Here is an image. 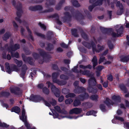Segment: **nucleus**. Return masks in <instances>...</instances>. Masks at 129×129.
<instances>
[{
  "label": "nucleus",
  "instance_id": "36",
  "mask_svg": "<svg viewBox=\"0 0 129 129\" xmlns=\"http://www.w3.org/2000/svg\"><path fill=\"white\" fill-rule=\"evenodd\" d=\"M123 27L122 25H121L120 27L118 29H116V30L118 34L120 35V36L122 34L123 31Z\"/></svg>",
  "mask_w": 129,
  "mask_h": 129
},
{
  "label": "nucleus",
  "instance_id": "17",
  "mask_svg": "<svg viewBox=\"0 0 129 129\" xmlns=\"http://www.w3.org/2000/svg\"><path fill=\"white\" fill-rule=\"evenodd\" d=\"M39 53L40 55L43 58L46 57L49 58L50 57V55L47 52H46L44 50L42 49L40 50Z\"/></svg>",
  "mask_w": 129,
  "mask_h": 129
},
{
  "label": "nucleus",
  "instance_id": "23",
  "mask_svg": "<svg viewBox=\"0 0 129 129\" xmlns=\"http://www.w3.org/2000/svg\"><path fill=\"white\" fill-rule=\"evenodd\" d=\"M80 73L84 75H86L88 77H90L91 75L90 71L88 70L83 71L81 70H80Z\"/></svg>",
  "mask_w": 129,
  "mask_h": 129
},
{
  "label": "nucleus",
  "instance_id": "41",
  "mask_svg": "<svg viewBox=\"0 0 129 129\" xmlns=\"http://www.w3.org/2000/svg\"><path fill=\"white\" fill-rule=\"evenodd\" d=\"M52 68L53 70H56L59 72H61V70H59L58 66L56 64H52Z\"/></svg>",
  "mask_w": 129,
  "mask_h": 129
},
{
  "label": "nucleus",
  "instance_id": "44",
  "mask_svg": "<svg viewBox=\"0 0 129 129\" xmlns=\"http://www.w3.org/2000/svg\"><path fill=\"white\" fill-rule=\"evenodd\" d=\"M10 52L11 56L12 57H15L16 58H18L19 57V53L16 52L14 53L13 51H10Z\"/></svg>",
  "mask_w": 129,
  "mask_h": 129
},
{
  "label": "nucleus",
  "instance_id": "25",
  "mask_svg": "<svg viewBox=\"0 0 129 129\" xmlns=\"http://www.w3.org/2000/svg\"><path fill=\"white\" fill-rule=\"evenodd\" d=\"M10 93L8 92L5 91H2L0 94V96L1 97H4L8 98L10 95Z\"/></svg>",
  "mask_w": 129,
  "mask_h": 129
},
{
  "label": "nucleus",
  "instance_id": "54",
  "mask_svg": "<svg viewBox=\"0 0 129 129\" xmlns=\"http://www.w3.org/2000/svg\"><path fill=\"white\" fill-rule=\"evenodd\" d=\"M76 96V95L74 93H70L67 95L66 97V98H73Z\"/></svg>",
  "mask_w": 129,
  "mask_h": 129
},
{
  "label": "nucleus",
  "instance_id": "64",
  "mask_svg": "<svg viewBox=\"0 0 129 129\" xmlns=\"http://www.w3.org/2000/svg\"><path fill=\"white\" fill-rule=\"evenodd\" d=\"M50 103L52 106H55L57 104L56 101L54 99H52V101H50Z\"/></svg>",
  "mask_w": 129,
  "mask_h": 129
},
{
  "label": "nucleus",
  "instance_id": "43",
  "mask_svg": "<svg viewBox=\"0 0 129 129\" xmlns=\"http://www.w3.org/2000/svg\"><path fill=\"white\" fill-rule=\"evenodd\" d=\"M111 101L108 98H106V100L104 102L105 104L108 107L110 106L111 104Z\"/></svg>",
  "mask_w": 129,
  "mask_h": 129
},
{
  "label": "nucleus",
  "instance_id": "52",
  "mask_svg": "<svg viewBox=\"0 0 129 129\" xmlns=\"http://www.w3.org/2000/svg\"><path fill=\"white\" fill-rule=\"evenodd\" d=\"M62 93L66 94L69 92V90L67 88H63L62 89Z\"/></svg>",
  "mask_w": 129,
  "mask_h": 129
},
{
  "label": "nucleus",
  "instance_id": "31",
  "mask_svg": "<svg viewBox=\"0 0 129 129\" xmlns=\"http://www.w3.org/2000/svg\"><path fill=\"white\" fill-rule=\"evenodd\" d=\"M97 113V111H95L93 110H92L88 111L86 113V115L88 116L93 115L94 116H96V114Z\"/></svg>",
  "mask_w": 129,
  "mask_h": 129
},
{
  "label": "nucleus",
  "instance_id": "57",
  "mask_svg": "<svg viewBox=\"0 0 129 129\" xmlns=\"http://www.w3.org/2000/svg\"><path fill=\"white\" fill-rule=\"evenodd\" d=\"M39 25L40 27L44 30H46V27L44 24H42L41 22H39Z\"/></svg>",
  "mask_w": 129,
  "mask_h": 129
},
{
  "label": "nucleus",
  "instance_id": "50",
  "mask_svg": "<svg viewBox=\"0 0 129 129\" xmlns=\"http://www.w3.org/2000/svg\"><path fill=\"white\" fill-rule=\"evenodd\" d=\"M60 78L64 80H68L69 79V77L63 74H62L60 76Z\"/></svg>",
  "mask_w": 129,
  "mask_h": 129
},
{
  "label": "nucleus",
  "instance_id": "42",
  "mask_svg": "<svg viewBox=\"0 0 129 129\" xmlns=\"http://www.w3.org/2000/svg\"><path fill=\"white\" fill-rule=\"evenodd\" d=\"M42 91L43 93L46 95H48L49 93V90L46 87H44L42 88Z\"/></svg>",
  "mask_w": 129,
  "mask_h": 129
},
{
  "label": "nucleus",
  "instance_id": "20",
  "mask_svg": "<svg viewBox=\"0 0 129 129\" xmlns=\"http://www.w3.org/2000/svg\"><path fill=\"white\" fill-rule=\"evenodd\" d=\"M25 110L24 108H23L22 112V116L20 117V119L24 123L27 122V116L26 115L25 116Z\"/></svg>",
  "mask_w": 129,
  "mask_h": 129
},
{
  "label": "nucleus",
  "instance_id": "34",
  "mask_svg": "<svg viewBox=\"0 0 129 129\" xmlns=\"http://www.w3.org/2000/svg\"><path fill=\"white\" fill-rule=\"evenodd\" d=\"M119 87L121 90L124 93H126L127 92V90L125 86L123 84H120Z\"/></svg>",
  "mask_w": 129,
  "mask_h": 129
},
{
  "label": "nucleus",
  "instance_id": "4",
  "mask_svg": "<svg viewBox=\"0 0 129 129\" xmlns=\"http://www.w3.org/2000/svg\"><path fill=\"white\" fill-rule=\"evenodd\" d=\"M5 65L6 71L9 74H11L13 71L18 72L19 71L17 66L15 64H12L10 66L9 63L7 62L5 63Z\"/></svg>",
  "mask_w": 129,
  "mask_h": 129
},
{
  "label": "nucleus",
  "instance_id": "55",
  "mask_svg": "<svg viewBox=\"0 0 129 129\" xmlns=\"http://www.w3.org/2000/svg\"><path fill=\"white\" fill-rule=\"evenodd\" d=\"M24 124L27 129H36L34 127L31 128L30 124L27 122H26Z\"/></svg>",
  "mask_w": 129,
  "mask_h": 129
},
{
  "label": "nucleus",
  "instance_id": "40",
  "mask_svg": "<svg viewBox=\"0 0 129 129\" xmlns=\"http://www.w3.org/2000/svg\"><path fill=\"white\" fill-rule=\"evenodd\" d=\"M107 44L108 46L110 49L112 50L114 48L113 45L110 40H108Z\"/></svg>",
  "mask_w": 129,
  "mask_h": 129
},
{
  "label": "nucleus",
  "instance_id": "38",
  "mask_svg": "<svg viewBox=\"0 0 129 129\" xmlns=\"http://www.w3.org/2000/svg\"><path fill=\"white\" fill-rule=\"evenodd\" d=\"M14 61L18 67H20L22 66V61H19L16 59H14Z\"/></svg>",
  "mask_w": 129,
  "mask_h": 129
},
{
  "label": "nucleus",
  "instance_id": "8",
  "mask_svg": "<svg viewBox=\"0 0 129 129\" xmlns=\"http://www.w3.org/2000/svg\"><path fill=\"white\" fill-rule=\"evenodd\" d=\"M10 91L11 92L16 95H21L22 92L20 88L17 87L10 88Z\"/></svg>",
  "mask_w": 129,
  "mask_h": 129
},
{
  "label": "nucleus",
  "instance_id": "16",
  "mask_svg": "<svg viewBox=\"0 0 129 129\" xmlns=\"http://www.w3.org/2000/svg\"><path fill=\"white\" fill-rule=\"evenodd\" d=\"M88 86H95L96 85V80L94 77H91L88 81Z\"/></svg>",
  "mask_w": 129,
  "mask_h": 129
},
{
  "label": "nucleus",
  "instance_id": "24",
  "mask_svg": "<svg viewBox=\"0 0 129 129\" xmlns=\"http://www.w3.org/2000/svg\"><path fill=\"white\" fill-rule=\"evenodd\" d=\"M120 60L123 62H126L129 60V55H122L120 57Z\"/></svg>",
  "mask_w": 129,
  "mask_h": 129
},
{
  "label": "nucleus",
  "instance_id": "39",
  "mask_svg": "<svg viewBox=\"0 0 129 129\" xmlns=\"http://www.w3.org/2000/svg\"><path fill=\"white\" fill-rule=\"evenodd\" d=\"M71 3L74 6L76 7H79L80 6V5L76 0L72 1Z\"/></svg>",
  "mask_w": 129,
  "mask_h": 129
},
{
  "label": "nucleus",
  "instance_id": "1",
  "mask_svg": "<svg viewBox=\"0 0 129 129\" xmlns=\"http://www.w3.org/2000/svg\"><path fill=\"white\" fill-rule=\"evenodd\" d=\"M46 83L48 85V88L51 86V88L52 91L53 92L55 96L57 97H59L58 99V101L60 102H61L63 100L64 96L61 95L60 97V92L58 88H57L56 86L54 85L52 83H51L49 81L47 82Z\"/></svg>",
  "mask_w": 129,
  "mask_h": 129
},
{
  "label": "nucleus",
  "instance_id": "19",
  "mask_svg": "<svg viewBox=\"0 0 129 129\" xmlns=\"http://www.w3.org/2000/svg\"><path fill=\"white\" fill-rule=\"evenodd\" d=\"M94 86L88 87L87 89L89 93H91L93 94H96L97 93L98 89L96 87H94Z\"/></svg>",
  "mask_w": 129,
  "mask_h": 129
},
{
  "label": "nucleus",
  "instance_id": "35",
  "mask_svg": "<svg viewBox=\"0 0 129 129\" xmlns=\"http://www.w3.org/2000/svg\"><path fill=\"white\" fill-rule=\"evenodd\" d=\"M26 29L28 31V36L29 38L33 41L34 40V38L31 35V32L29 29L28 26H26Z\"/></svg>",
  "mask_w": 129,
  "mask_h": 129
},
{
  "label": "nucleus",
  "instance_id": "59",
  "mask_svg": "<svg viewBox=\"0 0 129 129\" xmlns=\"http://www.w3.org/2000/svg\"><path fill=\"white\" fill-rule=\"evenodd\" d=\"M73 102V100L69 98L66 100L65 101V103L67 104H70Z\"/></svg>",
  "mask_w": 129,
  "mask_h": 129
},
{
  "label": "nucleus",
  "instance_id": "22",
  "mask_svg": "<svg viewBox=\"0 0 129 129\" xmlns=\"http://www.w3.org/2000/svg\"><path fill=\"white\" fill-rule=\"evenodd\" d=\"M47 46L45 48V49L49 51L53 50L54 48V45L51 43H48L47 44Z\"/></svg>",
  "mask_w": 129,
  "mask_h": 129
},
{
  "label": "nucleus",
  "instance_id": "26",
  "mask_svg": "<svg viewBox=\"0 0 129 129\" xmlns=\"http://www.w3.org/2000/svg\"><path fill=\"white\" fill-rule=\"evenodd\" d=\"M11 36V34L9 32H7L5 33L2 37L3 40L7 41Z\"/></svg>",
  "mask_w": 129,
  "mask_h": 129
},
{
  "label": "nucleus",
  "instance_id": "48",
  "mask_svg": "<svg viewBox=\"0 0 129 129\" xmlns=\"http://www.w3.org/2000/svg\"><path fill=\"white\" fill-rule=\"evenodd\" d=\"M72 14L73 15L77 16H80L81 15V13L78 11H76L72 13Z\"/></svg>",
  "mask_w": 129,
  "mask_h": 129
},
{
  "label": "nucleus",
  "instance_id": "3",
  "mask_svg": "<svg viewBox=\"0 0 129 129\" xmlns=\"http://www.w3.org/2000/svg\"><path fill=\"white\" fill-rule=\"evenodd\" d=\"M100 29L102 32L104 34H107L109 35H111L113 38L118 37L120 35L116 33L113 32V29L111 28H106L100 26Z\"/></svg>",
  "mask_w": 129,
  "mask_h": 129
},
{
  "label": "nucleus",
  "instance_id": "63",
  "mask_svg": "<svg viewBox=\"0 0 129 129\" xmlns=\"http://www.w3.org/2000/svg\"><path fill=\"white\" fill-rule=\"evenodd\" d=\"M105 60V57H101L99 60V63L100 64L102 62H104V60Z\"/></svg>",
  "mask_w": 129,
  "mask_h": 129
},
{
  "label": "nucleus",
  "instance_id": "9",
  "mask_svg": "<svg viewBox=\"0 0 129 129\" xmlns=\"http://www.w3.org/2000/svg\"><path fill=\"white\" fill-rule=\"evenodd\" d=\"M22 57L24 61L27 62L29 64L33 66L34 63L33 61V59L31 57H26V56L24 54H22Z\"/></svg>",
  "mask_w": 129,
  "mask_h": 129
},
{
  "label": "nucleus",
  "instance_id": "6",
  "mask_svg": "<svg viewBox=\"0 0 129 129\" xmlns=\"http://www.w3.org/2000/svg\"><path fill=\"white\" fill-rule=\"evenodd\" d=\"M82 43L84 46L88 49H90L92 47V51L93 53L95 51L97 52H100L99 50L96 49V45L93 41H91L90 44L85 41L82 42Z\"/></svg>",
  "mask_w": 129,
  "mask_h": 129
},
{
  "label": "nucleus",
  "instance_id": "5",
  "mask_svg": "<svg viewBox=\"0 0 129 129\" xmlns=\"http://www.w3.org/2000/svg\"><path fill=\"white\" fill-rule=\"evenodd\" d=\"M59 75V73L58 72H54L52 73V78L53 82L60 85H65L67 83V82L66 81H60L57 79Z\"/></svg>",
  "mask_w": 129,
  "mask_h": 129
},
{
  "label": "nucleus",
  "instance_id": "51",
  "mask_svg": "<svg viewBox=\"0 0 129 129\" xmlns=\"http://www.w3.org/2000/svg\"><path fill=\"white\" fill-rule=\"evenodd\" d=\"M33 56L35 59H37L40 57L39 54L36 53H33Z\"/></svg>",
  "mask_w": 129,
  "mask_h": 129
},
{
  "label": "nucleus",
  "instance_id": "18",
  "mask_svg": "<svg viewBox=\"0 0 129 129\" xmlns=\"http://www.w3.org/2000/svg\"><path fill=\"white\" fill-rule=\"evenodd\" d=\"M103 0H89L90 3L93 4L94 6L100 5L102 4Z\"/></svg>",
  "mask_w": 129,
  "mask_h": 129
},
{
  "label": "nucleus",
  "instance_id": "46",
  "mask_svg": "<svg viewBox=\"0 0 129 129\" xmlns=\"http://www.w3.org/2000/svg\"><path fill=\"white\" fill-rule=\"evenodd\" d=\"M13 26L14 27V30L15 31H17L18 30V26L16 23L15 21H13Z\"/></svg>",
  "mask_w": 129,
  "mask_h": 129
},
{
  "label": "nucleus",
  "instance_id": "21",
  "mask_svg": "<svg viewBox=\"0 0 129 129\" xmlns=\"http://www.w3.org/2000/svg\"><path fill=\"white\" fill-rule=\"evenodd\" d=\"M30 10L32 11H36L37 10H41L43 9V7L41 6H30L29 7Z\"/></svg>",
  "mask_w": 129,
  "mask_h": 129
},
{
  "label": "nucleus",
  "instance_id": "56",
  "mask_svg": "<svg viewBox=\"0 0 129 129\" xmlns=\"http://www.w3.org/2000/svg\"><path fill=\"white\" fill-rule=\"evenodd\" d=\"M78 66H76L74 67V68L72 69V71L74 73H80V71H79L77 69Z\"/></svg>",
  "mask_w": 129,
  "mask_h": 129
},
{
  "label": "nucleus",
  "instance_id": "12",
  "mask_svg": "<svg viewBox=\"0 0 129 129\" xmlns=\"http://www.w3.org/2000/svg\"><path fill=\"white\" fill-rule=\"evenodd\" d=\"M20 48V45L18 44H16L14 45H10L8 48V50L9 51H15Z\"/></svg>",
  "mask_w": 129,
  "mask_h": 129
},
{
  "label": "nucleus",
  "instance_id": "28",
  "mask_svg": "<svg viewBox=\"0 0 129 129\" xmlns=\"http://www.w3.org/2000/svg\"><path fill=\"white\" fill-rule=\"evenodd\" d=\"M80 33L81 36L83 39L86 41H87L88 40L89 37L88 35L82 29L81 30Z\"/></svg>",
  "mask_w": 129,
  "mask_h": 129
},
{
  "label": "nucleus",
  "instance_id": "58",
  "mask_svg": "<svg viewBox=\"0 0 129 129\" xmlns=\"http://www.w3.org/2000/svg\"><path fill=\"white\" fill-rule=\"evenodd\" d=\"M9 126V125H7L6 123H2L0 121V126L2 127H5L6 128H8Z\"/></svg>",
  "mask_w": 129,
  "mask_h": 129
},
{
  "label": "nucleus",
  "instance_id": "10",
  "mask_svg": "<svg viewBox=\"0 0 129 129\" xmlns=\"http://www.w3.org/2000/svg\"><path fill=\"white\" fill-rule=\"evenodd\" d=\"M16 2L14 0H13L12 2V4L15 7H16L17 10V15L18 16H21L22 15V14L23 13V12L21 10V8H22V6L21 4L20 3H19V6H16L15 5Z\"/></svg>",
  "mask_w": 129,
  "mask_h": 129
},
{
  "label": "nucleus",
  "instance_id": "60",
  "mask_svg": "<svg viewBox=\"0 0 129 129\" xmlns=\"http://www.w3.org/2000/svg\"><path fill=\"white\" fill-rule=\"evenodd\" d=\"M107 79L110 81H112L113 80V77L112 75L109 74L107 76Z\"/></svg>",
  "mask_w": 129,
  "mask_h": 129
},
{
  "label": "nucleus",
  "instance_id": "45",
  "mask_svg": "<svg viewBox=\"0 0 129 129\" xmlns=\"http://www.w3.org/2000/svg\"><path fill=\"white\" fill-rule=\"evenodd\" d=\"M84 105V106L86 109L90 108L92 106V104L89 102H86L85 103Z\"/></svg>",
  "mask_w": 129,
  "mask_h": 129
},
{
  "label": "nucleus",
  "instance_id": "37",
  "mask_svg": "<svg viewBox=\"0 0 129 129\" xmlns=\"http://www.w3.org/2000/svg\"><path fill=\"white\" fill-rule=\"evenodd\" d=\"M98 96L97 94H94L90 96V99L92 101H94L96 102L98 101Z\"/></svg>",
  "mask_w": 129,
  "mask_h": 129
},
{
  "label": "nucleus",
  "instance_id": "27",
  "mask_svg": "<svg viewBox=\"0 0 129 129\" xmlns=\"http://www.w3.org/2000/svg\"><path fill=\"white\" fill-rule=\"evenodd\" d=\"M92 62L93 67L94 69H95L96 66L98 64V60L96 56H94L92 60Z\"/></svg>",
  "mask_w": 129,
  "mask_h": 129
},
{
  "label": "nucleus",
  "instance_id": "30",
  "mask_svg": "<svg viewBox=\"0 0 129 129\" xmlns=\"http://www.w3.org/2000/svg\"><path fill=\"white\" fill-rule=\"evenodd\" d=\"M11 111L19 114L20 111V109L19 107L17 106H15L12 108L11 109Z\"/></svg>",
  "mask_w": 129,
  "mask_h": 129
},
{
  "label": "nucleus",
  "instance_id": "53",
  "mask_svg": "<svg viewBox=\"0 0 129 129\" xmlns=\"http://www.w3.org/2000/svg\"><path fill=\"white\" fill-rule=\"evenodd\" d=\"M55 109L59 113H63L62 112L60 107L58 106H56L54 107Z\"/></svg>",
  "mask_w": 129,
  "mask_h": 129
},
{
  "label": "nucleus",
  "instance_id": "47",
  "mask_svg": "<svg viewBox=\"0 0 129 129\" xmlns=\"http://www.w3.org/2000/svg\"><path fill=\"white\" fill-rule=\"evenodd\" d=\"M48 35L47 36V40H50L51 39V36L53 35L52 32L49 31L48 32Z\"/></svg>",
  "mask_w": 129,
  "mask_h": 129
},
{
  "label": "nucleus",
  "instance_id": "11",
  "mask_svg": "<svg viewBox=\"0 0 129 129\" xmlns=\"http://www.w3.org/2000/svg\"><path fill=\"white\" fill-rule=\"evenodd\" d=\"M86 89L82 86H78L73 90L74 92L76 94H80L85 92Z\"/></svg>",
  "mask_w": 129,
  "mask_h": 129
},
{
  "label": "nucleus",
  "instance_id": "62",
  "mask_svg": "<svg viewBox=\"0 0 129 129\" xmlns=\"http://www.w3.org/2000/svg\"><path fill=\"white\" fill-rule=\"evenodd\" d=\"M108 80L104 81L102 84L104 87L106 88L108 87Z\"/></svg>",
  "mask_w": 129,
  "mask_h": 129
},
{
  "label": "nucleus",
  "instance_id": "49",
  "mask_svg": "<svg viewBox=\"0 0 129 129\" xmlns=\"http://www.w3.org/2000/svg\"><path fill=\"white\" fill-rule=\"evenodd\" d=\"M99 107L101 109V110H102V111L103 112H105L106 111V108H105V105L103 104H101L99 106Z\"/></svg>",
  "mask_w": 129,
  "mask_h": 129
},
{
  "label": "nucleus",
  "instance_id": "32",
  "mask_svg": "<svg viewBox=\"0 0 129 129\" xmlns=\"http://www.w3.org/2000/svg\"><path fill=\"white\" fill-rule=\"evenodd\" d=\"M112 99L114 101L119 102H121V98L119 95H114L112 97Z\"/></svg>",
  "mask_w": 129,
  "mask_h": 129
},
{
  "label": "nucleus",
  "instance_id": "33",
  "mask_svg": "<svg viewBox=\"0 0 129 129\" xmlns=\"http://www.w3.org/2000/svg\"><path fill=\"white\" fill-rule=\"evenodd\" d=\"M80 100L77 99H76L74 101L73 104L74 106L77 107L80 105L81 104Z\"/></svg>",
  "mask_w": 129,
  "mask_h": 129
},
{
  "label": "nucleus",
  "instance_id": "2",
  "mask_svg": "<svg viewBox=\"0 0 129 129\" xmlns=\"http://www.w3.org/2000/svg\"><path fill=\"white\" fill-rule=\"evenodd\" d=\"M72 17H47L48 18L55 20L56 23L58 25H62V24L61 21L63 23L66 22L68 23L70 22Z\"/></svg>",
  "mask_w": 129,
  "mask_h": 129
},
{
  "label": "nucleus",
  "instance_id": "7",
  "mask_svg": "<svg viewBox=\"0 0 129 129\" xmlns=\"http://www.w3.org/2000/svg\"><path fill=\"white\" fill-rule=\"evenodd\" d=\"M29 98V100L35 102H40L43 99V98L40 95L33 94H31Z\"/></svg>",
  "mask_w": 129,
  "mask_h": 129
},
{
  "label": "nucleus",
  "instance_id": "13",
  "mask_svg": "<svg viewBox=\"0 0 129 129\" xmlns=\"http://www.w3.org/2000/svg\"><path fill=\"white\" fill-rule=\"evenodd\" d=\"M116 6L117 7H119V9L117 12V15H121L122 13L123 10V7L122 4L120 3L119 1H118Z\"/></svg>",
  "mask_w": 129,
  "mask_h": 129
},
{
  "label": "nucleus",
  "instance_id": "29",
  "mask_svg": "<svg viewBox=\"0 0 129 129\" xmlns=\"http://www.w3.org/2000/svg\"><path fill=\"white\" fill-rule=\"evenodd\" d=\"M71 33L72 35L75 37H79L77 29L76 28L72 29Z\"/></svg>",
  "mask_w": 129,
  "mask_h": 129
},
{
  "label": "nucleus",
  "instance_id": "61",
  "mask_svg": "<svg viewBox=\"0 0 129 129\" xmlns=\"http://www.w3.org/2000/svg\"><path fill=\"white\" fill-rule=\"evenodd\" d=\"M42 101H43L44 102L45 104L48 107H50L51 106V104L50 103H49L48 102L45 100L43 98V99L42 100Z\"/></svg>",
  "mask_w": 129,
  "mask_h": 129
},
{
  "label": "nucleus",
  "instance_id": "15",
  "mask_svg": "<svg viewBox=\"0 0 129 129\" xmlns=\"http://www.w3.org/2000/svg\"><path fill=\"white\" fill-rule=\"evenodd\" d=\"M82 111V109L81 108H75L72 109L70 111V113L71 114H78L80 113Z\"/></svg>",
  "mask_w": 129,
  "mask_h": 129
},
{
  "label": "nucleus",
  "instance_id": "14",
  "mask_svg": "<svg viewBox=\"0 0 129 129\" xmlns=\"http://www.w3.org/2000/svg\"><path fill=\"white\" fill-rule=\"evenodd\" d=\"M83 93L79 95L78 96L79 99L81 101H83L85 100L88 99L89 97L88 94L86 91Z\"/></svg>",
  "mask_w": 129,
  "mask_h": 129
}]
</instances>
